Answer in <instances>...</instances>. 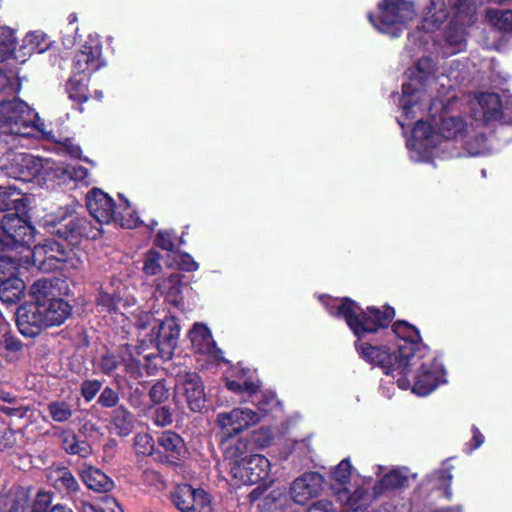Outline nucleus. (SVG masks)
Returning a JSON list of instances; mask_svg holds the SVG:
<instances>
[{
  "mask_svg": "<svg viewBox=\"0 0 512 512\" xmlns=\"http://www.w3.org/2000/svg\"><path fill=\"white\" fill-rule=\"evenodd\" d=\"M413 75L402 86L398 100L401 115L397 117L402 129L420 117L406 141L410 159L430 162L438 152L461 156L459 145L469 134V126L461 115L463 103L455 89L469 77L466 65L452 60L439 72L433 59L424 57L416 63Z\"/></svg>",
  "mask_w": 512,
  "mask_h": 512,
  "instance_id": "obj_1",
  "label": "nucleus"
},
{
  "mask_svg": "<svg viewBox=\"0 0 512 512\" xmlns=\"http://www.w3.org/2000/svg\"><path fill=\"white\" fill-rule=\"evenodd\" d=\"M325 306L330 315L343 318L359 340L388 326L395 316L390 306L363 310L348 298H328ZM356 349L366 362L396 378L402 390L411 389L418 396H427L446 383L443 364L429 353L420 341L419 331L406 321L394 323L387 343L358 341Z\"/></svg>",
  "mask_w": 512,
  "mask_h": 512,
  "instance_id": "obj_2",
  "label": "nucleus"
},
{
  "mask_svg": "<svg viewBox=\"0 0 512 512\" xmlns=\"http://www.w3.org/2000/svg\"><path fill=\"white\" fill-rule=\"evenodd\" d=\"M33 241L34 228L24 218L16 213L3 216L0 225V246L21 248V253H25V263L45 273L62 270L66 277L82 268L81 259L57 241L46 240L31 250L30 245Z\"/></svg>",
  "mask_w": 512,
  "mask_h": 512,
  "instance_id": "obj_3",
  "label": "nucleus"
},
{
  "mask_svg": "<svg viewBox=\"0 0 512 512\" xmlns=\"http://www.w3.org/2000/svg\"><path fill=\"white\" fill-rule=\"evenodd\" d=\"M31 301L19 307L17 325L22 335L35 337L45 327L59 326L71 314V306L58 298L52 281L36 280L29 289Z\"/></svg>",
  "mask_w": 512,
  "mask_h": 512,
  "instance_id": "obj_4",
  "label": "nucleus"
},
{
  "mask_svg": "<svg viewBox=\"0 0 512 512\" xmlns=\"http://www.w3.org/2000/svg\"><path fill=\"white\" fill-rule=\"evenodd\" d=\"M0 133L11 137L40 136L48 141L60 143L72 157L78 158L81 149L69 138H58L40 120L36 111L20 99L0 102Z\"/></svg>",
  "mask_w": 512,
  "mask_h": 512,
  "instance_id": "obj_5",
  "label": "nucleus"
},
{
  "mask_svg": "<svg viewBox=\"0 0 512 512\" xmlns=\"http://www.w3.org/2000/svg\"><path fill=\"white\" fill-rule=\"evenodd\" d=\"M221 447L224 459L219 469L220 472L227 473L225 478L230 485L235 487L254 485L268 477L271 469L270 461L260 454L247 455L246 439L222 434Z\"/></svg>",
  "mask_w": 512,
  "mask_h": 512,
  "instance_id": "obj_6",
  "label": "nucleus"
},
{
  "mask_svg": "<svg viewBox=\"0 0 512 512\" xmlns=\"http://www.w3.org/2000/svg\"><path fill=\"white\" fill-rule=\"evenodd\" d=\"M379 14H369L368 19L380 33L398 37L416 16V6L412 0H382Z\"/></svg>",
  "mask_w": 512,
  "mask_h": 512,
  "instance_id": "obj_7",
  "label": "nucleus"
},
{
  "mask_svg": "<svg viewBox=\"0 0 512 512\" xmlns=\"http://www.w3.org/2000/svg\"><path fill=\"white\" fill-rule=\"evenodd\" d=\"M41 222L50 233L71 243H76L81 237L96 238L100 235L98 228H93L86 219L76 216L68 206L46 214Z\"/></svg>",
  "mask_w": 512,
  "mask_h": 512,
  "instance_id": "obj_8",
  "label": "nucleus"
},
{
  "mask_svg": "<svg viewBox=\"0 0 512 512\" xmlns=\"http://www.w3.org/2000/svg\"><path fill=\"white\" fill-rule=\"evenodd\" d=\"M55 162L50 159H43L27 153L13 154L6 166L7 175L15 179L30 182L37 180L38 183L53 181Z\"/></svg>",
  "mask_w": 512,
  "mask_h": 512,
  "instance_id": "obj_9",
  "label": "nucleus"
},
{
  "mask_svg": "<svg viewBox=\"0 0 512 512\" xmlns=\"http://www.w3.org/2000/svg\"><path fill=\"white\" fill-rule=\"evenodd\" d=\"M355 477H358V475L354 473L350 460L346 458L331 471L330 485L331 490L341 504L357 510L366 496V491L353 482Z\"/></svg>",
  "mask_w": 512,
  "mask_h": 512,
  "instance_id": "obj_10",
  "label": "nucleus"
},
{
  "mask_svg": "<svg viewBox=\"0 0 512 512\" xmlns=\"http://www.w3.org/2000/svg\"><path fill=\"white\" fill-rule=\"evenodd\" d=\"M188 336L202 366L218 365L225 361L223 352L217 348L212 333L205 324L195 323Z\"/></svg>",
  "mask_w": 512,
  "mask_h": 512,
  "instance_id": "obj_11",
  "label": "nucleus"
},
{
  "mask_svg": "<svg viewBox=\"0 0 512 512\" xmlns=\"http://www.w3.org/2000/svg\"><path fill=\"white\" fill-rule=\"evenodd\" d=\"M261 416L254 410L246 407L234 408L230 411L220 412L217 415V425L225 436H236L257 424Z\"/></svg>",
  "mask_w": 512,
  "mask_h": 512,
  "instance_id": "obj_12",
  "label": "nucleus"
},
{
  "mask_svg": "<svg viewBox=\"0 0 512 512\" xmlns=\"http://www.w3.org/2000/svg\"><path fill=\"white\" fill-rule=\"evenodd\" d=\"M180 336V326L175 317H165L155 322L152 327L150 343L154 344L162 358L170 359L177 347Z\"/></svg>",
  "mask_w": 512,
  "mask_h": 512,
  "instance_id": "obj_13",
  "label": "nucleus"
},
{
  "mask_svg": "<svg viewBox=\"0 0 512 512\" xmlns=\"http://www.w3.org/2000/svg\"><path fill=\"white\" fill-rule=\"evenodd\" d=\"M172 501L181 512H213L211 498L203 489L189 484L177 486L172 493Z\"/></svg>",
  "mask_w": 512,
  "mask_h": 512,
  "instance_id": "obj_14",
  "label": "nucleus"
},
{
  "mask_svg": "<svg viewBox=\"0 0 512 512\" xmlns=\"http://www.w3.org/2000/svg\"><path fill=\"white\" fill-rule=\"evenodd\" d=\"M467 105L475 127H481L501 116L500 99L495 93L476 94L468 100Z\"/></svg>",
  "mask_w": 512,
  "mask_h": 512,
  "instance_id": "obj_15",
  "label": "nucleus"
},
{
  "mask_svg": "<svg viewBox=\"0 0 512 512\" xmlns=\"http://www.w3.org/2000/svg\"><path fill=\"white\" fill-rule=\"evenodd\" d=\"M324 489V477L317 472H306L290 485L289 494L294 503L305 505L318 497Z\"/></svg>",
  "mask_w": 512,
  "mask_h": 512,
  "instance_id": "obj_16",
  "label": "nucleus"
},
{
  "mask_svg": "<svg viewBox=\"0 0 512 512\" xmlns=\"http://www.w3.org/2000/svg\"><path fill=\"white\" fill-rule=\"evenodd\" d=\"M102 48L96 38H89L75 55L73 70L76 75L84 76L97 71L104 65Z\"/></svg>",
  "mask_w": 512,
  "mask_h": 512,
  "instance_id": "obj_17",
  "label": "nucleus"
},
{
  "mask_svg": "<svg viewBox=\"0 0 512 512\" xmlns=\"http://www.w3.org/2000/svg\"><path fill=\"white\" fill-rule=\"evenodd\" d=\"M178 395L185 400L192 411L199 412L205 406L203 383L195 372H185L178 376L176 385Z\"/></svg>",
  "mask_w": 512,
  "mask_h": 512,
  "instance_id": "obj_18",
  "label": "nucleus"
},
{
  "mask_svg": "<svg viewBox=\"0 0 512 512\" xmlns=\"http://www.w3.org/2000/svg\"><path fill=\"white\" fill-rule=\"evenodd\" d=\"M86 205L92 217L101 224L111 223L116 218L113 199L99 188H93L86 196Z\"/></svg>",
  "mask_w": 512,
  "mask_h": 512,
  "instance_id": "obj_19",
  "label": "nucleus"
},
{
  "mask_svg": "<svg viewBox=\"0 0 512 512\" xmlns=\"http://www.w3.org/2000/svg\"><path fill=\"white\" fill-rule=\"evenodd\" d=\"M126 292V288L120 283L115 286L114 283L103 287L99 292L97 298V307L101 308V311H106L110 314L120 313L124 316L122 309H125L130 305L128 299H123Z\"/></svg>",
  "mask_w": 512,
  "mask_h": 512,
  "instance_id": "obj_20",
  "label": "nucleus"
},
{
  "mask_svg": "<svg viewBox=\"0 0 512 512\" xmlns=\"http://www.w3.org/2000/svg\"><path fill=\"white\" fill-rule=\"evenodd\" d=\"M21 248H7L0 246V280L17 277L20 267H28L25 263V253Z\"/></svg>",
  "mask_w": 512,
  "mask_h": 512,
  "instance_id": "obj_21",
  "label": "nucleus"
},
{
  "mask_svg": "<svg viewBox=\"0 0 512 512\" xmlns=\"http://www.w3.org/2000/svg\"><path fill=\"white\" fill-rule=\"evenodd\" d=\"M156 292L169 304L179 307L183 303L182 275L172 273L157 283Z\"/></svg>",
  "mask_w": 512,
  "mask_h": 512,
  "instance_id": "obj_22",
  "label": "nucleus"
},
{
  "mask_svg": "<svg viewBox=\"0 0 512 512\" xmlns=\"http://www.w3.org/2000/svg\"><path fill=\"white\" fill-rule=\"evenodd\" d=\"M17 45L15 31L0 24V63H3L14 56ZM10 79L0 71V90L5 88Z\"/></svg>",
  "mask_w": 512,
  "mask_h": 512,
  "instance_id": "obj_23",
  "label": "nucleus"
},
{
  "mask_svg": "<svg viewBox=\"0 0 512 512\" xmlns=\"http://www.w3.org/2000/svg\"><path fill=\"white\" fill-rule=\"evenodd\" d=\"M80 476L85 485L96 492H108L114 486V482L105 473L93 466L82 467Z\"/></svg>",
  "mask_w": 512,
  "mask_h": 512,
  "instance_id": "obj_24",
  "label": "nucleus"
},
{
  "mask_svg": "<svg viewBox=\"0 0 512 512\" xmlns=\"http://www.w3.org/2000/svg\"><path fill=\"white\" fill-rule=\"evenodd\" d=\"M158 444L167 453L170 463H176L186 453L184 441L178 434L172 431L163 432L158 438Z\"/></svg>",
  "mask_w": 512,
  "mask_h": 512,
  "instance_id": "obj_25",
  "label": "nucleus"
},
{
  "mask_svg": "<svg viewBox=\"0 0 512 512\" xmlns=\"http://www.w3.org/2000/svg\"><path fill=\"white\" fill-rule=\"evenodd\" d=\"M236 375V379H231L227 376V388L235 393L245 394L248 397L254 395L259 389V382L252 380L246 376V371L243 369L235 368L232 371Z\"/></svg>",
  "mask_w": 512,
  "mask_h": 512,
  "instance_id": "obj_26",
  "label": "nucleus"
},
{
  "mask_svg": "<svg viewBox=\"0 0 512 512\" xmlns=\"http://www.w3.org/2000/svg\"><path fill=\"white\" fill-rule=\"evenodd\" d=\"M24 291L25 283L18 276L0 280V299L3 303L16 304L24 296Z\"/></svg>",
  "mask_w": 512,
  "mask_h": 512,
  "instance_id": "obj_27",
  "label": "nucleus"
},
{
  "mask_svg": "<svg viewBox=\"0 0 512 512\" xmlns=\"http://www.w3.org/2000/svg\"><path fill=\"white\" fill-rule=\"evenodd\" d=\"M111 430L119 436H127L134 429V416L124 406L117 407L111 417Z\"/></svg>",
  "mask_w": 512,
  "mask_h": 512,
  "instance_id": "obj_28",
  "label": "nucleus"
},
{
  "mask_svg": "<svg viewBox=\"0 0 512 512\" xmlns=\"http://www.w3.org/2000/svg\"><path fill=\"white\" fill-rule=\"evenodd\" d=\"M460 148L466 150L471 156L485 155L490 151L487 138L483 133L475 132L473 123L469 127V134L464 138V143L459 145Z\"/></svg>",
  "mask_w": 512,
  "mask_h": 512,
  "instance_id": "obj_29",
  "label": "nucleus"
},
{
  "mask_svg": "<svg viewBox=\"0 0 512 512\" xmlns=\"http://www.w3.org/2000/svg\"><path fill=\"white\" fill-rule=\"evenodd\" d=\"M408 476L405 469H391L386 472L375 487L379 492L401 488L406 485Z\"/></svg>",
  "mask_w": 512,
  "mask_h": 512,
  "instance_id": "obj_30",
  "label": "nucleus"
},
{
  "mask_svg": "<svg viewBox=\"0 0 512 512\" xmlns=\"http://www.w3.org/2000/svg\"><path fill=\"white\" fill-rule=\"evenodd\" d=\"M88 77L74 74L67 82L66 91L71 100L83 103L88 99Z\"/></svg>",
  "mask_w": 512,
  "mask_h": 512,
  "instance_id": "obj_31",
  "label": "nucleus"
},
{
  "mask_svg": "<svg viewBox=\"0 0 512 512\" xmlns=\"http://www.w3.org/2000/svg\"><path fill=\"white\" fill-rule=\"evenodd\" d=\"M52 176L53 180H60L62 182L67 180L84 182L88 178V170L82 166H64L55 163Z\"/></svg>",
  "mask_w": 512,
  "mask_h": 512,
  "instance_id": "obj_32",
  "label": "nucleus"
},
{
  "mask_svg": "<svg viewBox=\"0 0 512 512\" xmlns=\"http://www.w3.org/2000/svg\"><path fill=\"white\" fill-rule=\"evenodd\" d=\"M49 478L53 485L58 489H65L69 492H74L78 488V483L75 477L66 467H60L52 470Z\"/></svg>",
  "mask_w": 512,
  "mask_h": 512,
  "instance_id": "obj_33",
  "label": "nucleus"
},
{
  "mask_svg": "<svg viewBox=\"0 0 512 512\" xmlns=\"http://www.w3.org/2000/svg\"><path fill=\"white\" fill-rule=\"evenodd\" d=\"M62 446L64 450L73 455H79L81 457H88L91 454V447L85 441L77 440L76 436L72 432H63L61 435Z\"/></svg>",
  "mask_w": 512,
  "mask_h": 512,
  "instance_id": "obj_34",
  "label": "nucleus"
},
{
  "mask_svg": "<svg viewBox=\"0 0 512 512\" xmlns=\"http://www.w3.org/2000/svg\"><path fill=\"white\" fill-rule=\"evenodd\" d=\"M487 20L500 31H512V10L490 9L487 11Z\"/></svg>",
  "mask_w": 512,
  "mask_h": 512,
  "instance_id": "obj_35",
  "label": "nucleus"
},
{
  "mask_svg": "<svg viewBox=\"0 0 512 512\" xmlns=\"http://www.w3.org/2000/svg\"><path fill=\"white\" fill-rule=\"evenodd\" d=\"M116 210L117 213L116 218L113 220L114 222L128 229L136 228L139 225V217L131 210L127 200H123L122 203L117 206Z\"/></svg>",
  "mask_w": 512,
  "mask_h": 512,
  "instance_id": "obj_36",
  "label": "nucleus"
},
{
  "mask_svg": "<svg viewBox=\"0 0 512 512\" xmlns=\"http://www.w3.org/2000/svg\"><path fill=\"white\" fill-rule=\"evenodd\" d=\"M49 44L46 42V35L42 32H30L23 39L24 55L33 53H43L47 50Z\"/></svg>",
  "mask_w": 512,
  "mask_h": 512,
  "instance_id": "obj_37",
  "label": "nucleus"
},
{
  "mask_svg": "<svg viewBox=\"0 0 512 512\" xmlns=\"http://www.w3.org/2000/svg\"><path fill=\"white\" fill-rule=\"evenodd\" d=\"M22 205L23 198L18 190L0 188V211H19Z\"/></svg>",
  "mask_w": 512,
  "mask_h": 512,
  "instance_id": "obj_38",
  "label": "nucleus"
},
{
  "mask_svg": "<svg viewBox=\"0 0 512 512\" xmlns=\"http://www.w3.org/2000/svg\"><path fill=\"white\" fill-rule=\"evenodd\" d=\"M47 409L50 417L56 422H66L73 415L71 405L62 400L50 402Z\"/></svg>",
  "mask_w": 512,
  "mask_h": 512,
  "instance_id": "obj_39",
  "label": "nucleus"
},
{
  "mask_svg": "<svg viewBox=\"0 0 512 512\" xmlns=\"http://www.w3.org/2000/svg\"><path fill=\"white\" fill-rule=\"evenodd\" d=\"M258 409L262 412V416L271 412L281 411V403L272 393L264 394L262 399L257 403Z\"/></svg>",
  "mask_w": 512,
  "mask_h": 512,
  "instance_id": "obj_40",
  "label": "nucleus"
},
{
  "mask_svg": "<svg viewBox=\"0 0 512 512\" xmlns=\"http://www.w3.org/2000/svg\"><path fill=\"white\" fill-rule=\"evenodd\" d=\"M161 256L155 251H149L144 259L143 271L147 275H156L161 270L160 264Z\"/></svg>",
  "mask_w": 512,
  "mask_h": 512,
  "instance_id": "obj_41",
  "label": "nucleus"
},
{
  "mask_svg": "<svg viewBox=\"0 0 512 512\" xmlns=\"http://www.w3.org/2000/svg\"><path fill=\"white\" fill-rule=\"evenodd\" d=\"M134 446L138 454L148 455L154 447L153 438L147 433H138L134 438Z\"/></svg>",
  "mask_w": 512,
  "mask_h": 512,
  "instance_id": "obj_42",
  "label": "nucleus"
},
{
  "mask_svg": "<svg viewBox=\"0 0 512 512\" xmlns=\"http://www.w3.org/2000/svg\"><path fill=\"white\" fill-rule=\"evenodd\" d=\"M119 394L110 387H105L101 392L98 403L105 408L115 407L119 402Z\"/></svg>",
  "mask_w": 512,
  "mask_h": 512,
  "instance_id": "obj_43",
  "label": "nucleus"
},
{
  "mask_svg": "<svg viewBox=\"0 0 512 512\" xmlns=\"http://www.w3.org/2000/svg\"><path fill=\"white\" fill-rule=\"evenodd\" d=\"M252 439L261 448H265L272 443L273 433L269 427H260L252 434Z\"/></svg>",
  "mask_w": 512,
  "mask_h": 512,
  "instance_id": "obj_44",
  "label": "nucleus"
},
{
  "mask_svg": "<svg viewBox=\"0 0 512 512\" xmlns=\"http://www.w3.org/2000/svg\"><path fill=\"white\" fill-rule=\"evenodd\" d=\"M169 395V388H167L161 381L155 383L149 391L150 399L154 403H162L166 401L169 398Z\"/></svg>",
  "mask_w": 512,
  "mask_h": 512,
  "instance_id": "obj_45",
  "label": "nucleus"
},
{
  "mask_svg": "<svg viewBox=\"0 0 512 512\" xmlns=\"http://www.w3.org/2000/svg\"><path fill=\"white\" fill-rule=\"evenodd\" d=\"M102 383L98 380H86L82 383L81 393L84 399L89 402L101 389Z\"/></svg>",
  "mask_w": 512,
  "mask_h": 512,
  "instance_id": "obj_46",
  "label": "nucleus"
},
{
  "mask_svg": "<svg viewBox=\"0 0 512 512\" xmlns=\"http://www.w3.org/2000/svg\"><path fill=\"white\" fill-rule=\"evenodd\" d=\"M154 423L159 427H165L173 422V415L168 407H159L155 410Z\"/></svg>",
  "mask_w": 512,
  "mask_h": 512,
  "instance_id": "obj_47",
  "label": "nucleus"
},
{
  "mask_svg": "<svg viewBox=\"0 0 512 512\" xmlns=\"http://www.w3.org/2000/svg\"><path fill=\"white\" fill-rule=\"evenodd\" d=\"M51 495L47 492H38L33 504H30L32 512H45L51 504Z\"/></svg>",
  "mask_w": 512,
  "mask_h": 512,
  "instance_id": "obj_48",
  "label": "nucleus"
},
{
  "mask_svg": "<svg viewBox=\"0 0 512 512\" xmlns=\"http://www.w3.org/2000/svg\"><path fill=\"white\" fill-rule=\"evenodd\" d=\"M284 501H286L285 493L281 490H273L264 498L263 506L266 509H273L277 505L281 506Z\"/></svg>",
  "mask_w": 512,
  "mask_h": 512,
  "instance_id": "obj_49",
  "label": "nucleus"
},
{
  "mask_svg": "<svg viewBox=\"0 0 512 512\" xmlns=\"http://www.w3.org/2000/svg\"><path fill=\"white\" fill-rule=\"evenodd\" d=\"M175 235L169 231H159L156 237V244L164 250L172 251L175 247Z\"/></svg>",
  "mask_w": 512,
  "mask_h": 512,
  "instance_id": "obj_50",
  "label": "nucleus"
},
{
  "mask_svg": "<svg viewBox=\"0 0 512 512\" xmlns=\"http://www.w3.org/2000/svg\"><path fill=\"white\" fill-rule=\"evenodd\" d=\"M176 264L184 271H195L198 268V264L187 253L178 254L176 256Z\"/></svg>",
  "mask_w": 512,
  "mask_h": 512,
  "instance_id": "obj_51",
  "label": "nucleus"
},
{
  "mask_svg": "<svg viewBox=\"0 0 512 512\" xmlns=\"http://www.w3.org/2000/svg\"><path fill=\"white\" fill-rule=\"evenodd\" d=\"M118 366V361L113 355H104L100 359L99 368L106 374L112 373Z\"/></svg>",
  "mask_w": 512,
  "mask_h": 512,
  "instance_id": "obj_52",
  "label": "nucleus"
},
{
  "mask_svg": "<svg viewBox=\"0 0 512 512\" xmlns=\"http://www.w3.org/2000/svg\"><path fill=\"white\" fill-rule=\"evenodd\" d=\"M126 371L134 378L142 376V365L140 359L131 358L125 361Z\"/></svg>",
  "mask_w": 512,
  "mask_h": 512,
  "instance_id": "obj_53",
  "label": "nucleus"
},
{
  "mask_svg": "<svg viewBox=\"0 0 512 512\" xmlns=\"http://www.w3.org/2000/svg\"><path fill=\"white\" fill-rule=\"evenodd\" d=\"M434 477L440 482V485L445 486L446 488V496L448 498L451 497V491L449 489L451 481H452V474L447 470H441L439 472H436L434 474Z\"/></svg>",
  "mask_w": 512,
  "mask_h": 512,
  "instance_id": "obj_54",
  "label": "nucleus"
},
{
  "mask_svg": "<svg viewBox=\"0 0 512 512\" xmlns=\"http://www.w3.org/2000/svg\"><path fill=\"white\" fill-rule=\"evenodd\" d=\"M307 512H336L333 504L329 500H319L313 503Z\"/></svg>",
  "mask_w": 512,
  "mask_h": 512,
  "instance_id": "obj_55",
  "label": "nucleus"
},
{
  "mask_svg": "<svg viewBox=\"0 0 512 512\" xmlns=\"http://www.w3.org/2000/svg\"><path fill=\"white\" fill-rule=\"evenodd\" d=\"M99 512H117L120 510L117 501L112 497H106L98 503Z\"/></svg>",
  "mask_w": 512,
  "mask_h": 512,
  "instance_id": "obj_56",
  "label": "nucleus"
},
{
  "mask_svg": "<svg viewBox=\"0 0 512 512\" xmlns=\"http://www.w3.org/2000/svg\"><path fill=\"white\" fill-rule=\"evenodd\" d=\"M9 512H32L30 509V503L26 497L17 499Z\"/></svg>",
  "mask_w": 512,
  "mask_h": 512,
  "instance_id": "obj_57",
  "label": "nucleus"
},
{
  "mask_svg": "<svg viewBox=\"0 0 512 512\" xmlns=\"http://www.w3.org/2000/svg\"><path fill=\"white\" fill-rule=\"evenodd\" d=\"M484 435L475 426L472 427V440L469 443L470 451L479 448L484 443Z\"/></svg>",
  "mask_w": 512,
  "mask_h": 512,
  "instance_id": "obj_58",
  "label": "nucleus"
},
{
  "mask_svg": "<svg viewBox=\"0 0 512 512\" xmlns=\"http://www.w3.org/2000/svg\"><path fill=\"white\" fill-rule=\"evenodd\" d=\"M152 320H154V318L148 312H141L137 318V326L141 329H146L152 324Z\"/></svg>",
  "mask_w": 512,
  "mask_h": 512,
  "instance_id": "obj_59",
  "label": "nucleus"
},
{
  "mask_svg": "<svg viewBox=\"0 0 512 512\" xmlns=\"http://www.w3.org/2000/svg\"><path fill=\"white\" fill-rule=\"evenodd\" d=\"M81 509L82 512H99L98 504L83 503Z\"/></svg>",
  "mask_w": 512,
  "mask_h": 512,
  "instance_id": "obj_60",
  "label": "nucleus"
},
{
  "mask_svg": "<svg viewBox=\"0 0 512 512\" xmlns=\"http://www.w3.org/2000/svg\"><path fill=\"white\" fill-rule=\"evenodd\" d=\"M262 494V490L260 489V487H257L255 488L250 494H249V499L251 501H255L259 498V496Z\"/></svg>",
  "mask_w": 512,
  "mask_h": 512,
  "instance_id": "obj_61",
  "label": "nucleus"
},
{
  "mask_svg": "<svg viewBox=\"0 0 512 512\" xmlns=\"http://www.w3.org/2000/svg\"><path fill=\"white\" fill-rule=\"evenodd\" d=\"M249 461H250V457H248L247 459H242V461H241V465L244 466L243 474L248 475V476H249V472L251 471L249 468H247L248 466H251Z\"/></svg>",
  "mask_w": 512,
  "mask_h": 512,
  "instance_id": "obj_62",
  "label": "nucleus"
},
{
  "mask_svg": "<svg viewBox=\"0 0 512 512\" xmlns=\"http://www.w3.org/2000/svg\"><path fill=\"white\" fill-rule=\"evenodd\" d=\"M49 512H73V511L64 506L56 505Z\"/></svg>",
  "mask_w": 512,
  "mask_h": 512,
  "instance_id": "obj_63",
  "label": "nucleus"
},
{
  "mask_svg": "<svg viewBox=\"0 0 512 512\" xmlns=\"http://www.w3.org/2000/svg\"><path fill=\"white\" fill-rule=\"evenodd\" d=\"M384 470H385V467L378 465L375 467V474L377 476H380Z\"/></svg>",
  "mask_w": 512,
  "mask_h": 512,
  "instance_id": "obj_64",
  "label": "nucleus"
}]
</instances>
